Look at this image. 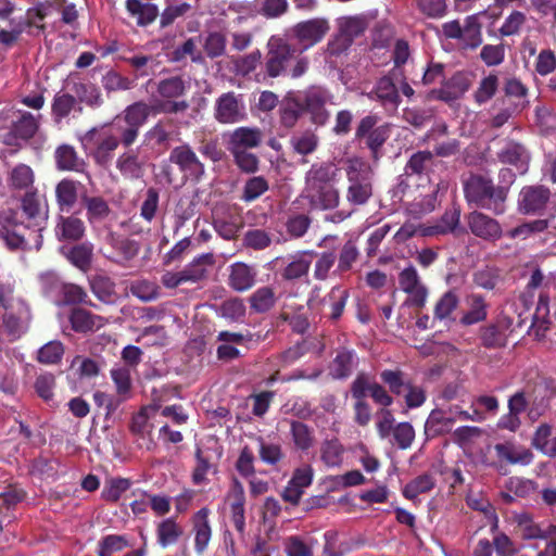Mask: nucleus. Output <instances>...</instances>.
<instances>
[{
	"instance_id": "nucleus-1",
	"label": "nucleus",
	"mask_w": 556,
	"mask_h": 556,
	"mask_svg": "<svg viewBox=\"0 0 556 556\" xmlns=\"http://www.w3.org/2000/svg\"><path fill=\"white\" fill-rule=\"evenodd\" d=\"M21 207L27 223L21 220L18 211L14 208L0 211V240L10 251H38L42 245L43 227L36 190L25 192Z\"/></svg>"
},
{
	"instance_id": "nucleus-2",
	"label": "nucleus",
	"mask_w": 556,
	"mask_h": 556,
	"mask_svg": "<svg viewBox=\"0 0 556 556\" xmlns=\"http://www.w3.org/2000/svg\"><path fill=\"white\" fill-rule=\"evenodd\" d=\"M340 169L332 162L315 163L305 174V198L314 210H333L339 205L340 192L336 188Z\"/></svg>"
},
{
	"instance_id": "nucleus-3",
	"label": "nucleus",
	"mask_w": 556,
	"mask_h": 556,
	"mask_svg": "<svg viewBox=\"0 0 556 556\" xmlns=\"http://www.w3.org/2000/svg\"><path fill=\"white\" fill-rule=\"evenodd\" d=\"M0 307L2 308V333L9 341L18 340L29 328L31 313L26 301L14 296V286L0 281Z\"/></svg>"
},
{
	"instance_id": "nucleus-4",
	"label": "nucleus",
	"mask_w": 556,
	"mask_h": 556,
	"mask_svg": "<svg viewBox=\"0 0 556 556\" xmlns=\"http://www.w3.org/2000/svg\"><path fill=\"white\" fill-rule=\"evenodd\" d=\"M464 194L469 204L494 215H502L506 212L507 199L504 195V190L503 188L497 189L491 178L471 175L464 185Z\"/></svg>"
},
{
	"instance_id": "nucleus-5",
	"label": "nucleus",
	"mask_w": 556,
	"mask_h": 556,
	"mask_svg": "<svg viewBox=\"0 0 556 556\" xmlns=\"http://www.w3.org/2000/svg\"><path fill=\"white\" fill-rule=\"evenodd\" d=\"M349 187L346 200L352 205H364L372 195L371 166L361 157L350 159L346 166Z\"/></svg>"
},
{
	"instance_id": "nucleus-6",
	"label": "nucleus",
	"mask_w": 556,
	"mask_h": 556,
	"mask_svg": "<svg viewBox=\"0 0 556 556\" xmlns=\"http://www.w3.org/2000/svg\"><path fill=\"white\" fill-rule=\"evenodd\" d=\"M153 106L140 100L125 108L121 115V121L114 125L115 130H119L123 136V147H131L138 139L140 129L148 122Z\"/></svg>"
},
{
	"instance_id": "nucleus-7",
	"label": "nucleus",
	"mask_w": 556,
	"mask_h": 556,
	"mask_svg": "<svg viewBox=\"0 0 556 556\" xmlns=\"http://www.w3.org/2000/svg\"><path fill=\"white\" fill-rule=\"evenodd\" d=\"M84 140L93 146L90 155L94 163L101 167H108L119 144L123 146V136L119 130L113 131V128L102 127L100 129L92 128L85 135Z\"/></svg>"
},
{
	"instance_id": "nucleus-8",
	"label": "nucleus",
	"mask_w": 556,
	"mask_h": 556,
	"mask_svg": "<svg viewBox=\"0 0 556 556\" xmlns=\"http://www.w3.org/2000/svg\"><path fill=\"white\" fill-rule=\"evenodd\" d=\"M187 91L186 80L177 75L161 79L156 84V92L162 99L155 106L157 112L165 114L184 113L189 109L187 100H178Z\"/></svg>"
},
{
	"instance_id": "nucleus-9",
	"label": "nucleus",
	"mask_w": 556,
	"mask_h": 556,
	"mask_svg": "<svg viewBox=\"0 0 556 556\" xmlns=\"http://www.w3.org/2000/svg\"><path fill=\"white\" fill-rule=\"evenodd\" d=\"M378 121L376 115H366L359 121L355 130V138L370 151V157L375 162L382 156V148L391 131L388 124L377 126Z\"/></svg>"
},
{
	"instance_id": "nucleus-10",
	"label": "nucleus",
	"mask_w": 556,
	"mask_h": 556,
	"mask_svg": "<svg viewBox=\"0 0 556 556\" xmlns=\"http://www.w3.org/2000/svg\"><path fill=\"white\" fill-rule=\"evenodd\" d=\"M302 105L303 113L309 115L312 124L320 127L325 126L329 118L330 112L327 105L332 103L333 96L325 87L309 86L298 94Z\"/></svg>"
},
{
	"instance_id": "nucleus-11",
	"label": "nucleus",
	"mask_w": 556,
	"mask_h": 556,
	"mask_svg": "<svg viewBox=\"0 0 556 556\" xmlns=\"http://www.w3.org/2000/svg\"><path fill=\"white\" fill-rule=\"evenodd\" d=\"M264 62V75L277 78L287 73V66L296 50L285 38L271 36L267 41Z\"/></svg>"
},
{
	"instance_id": "nucleus-12",
	"label": "nucleus",
	"mask_w": 556,
	"mask_h": 556,
	"mask_svg": "<svg viewBox=\"0 0 556 556\" xmlns=\"http://www.w3.org/2000/svg\"><path fill=\"white\" fill-rule=\"evenodd\" d=\"M41 117V114L21 112L18 118L11 123L8 131L0 136L1 143L14 150L21 149L23 143L33 139L39 130Z\"/></svg>"
},
{
	"instance_id": "nucleus-13",
	"label": "nucleus",
	"mask_w": 556,
	"mask_h": 556,
	"mask_svg": "<svg viewBox=\"0 0 556 556\" xmlns=\"http://www.w3.org/2000/svg\"><path fill=\"white\" fill-rule=\"evenodd\" d=\"M168 161L176 165L185 178L200 181L205 174V165L201 162L192 147L182 143L172 149Z\"/></svg>"
},
{
	"instance_id": "nucleus-14",
	"label": "nucleus",
	"mask_w": 556,
	"mask_h": 556,
	"mask_svg": "<svg viewBox=\"0 0 556 556\" xmlns=\"http://www.w3.org/2000/svg\"><path fill=\"white\" fill-rule=\"evenodd\" d=\"M245 105L233 91L220 94L215 102L214 117L222 124H235L245 118Z\"/></svg>"
},
{
	"instance_id": "nucleus-15",
	"label": "nucleus",
	"mask_w": 556,
	"mask_h": 556,
	"mask_svg": "<svg viewBox=\"0 0 556 556\" xmlns=\"http://www.w3.org/2000/svg\"><path fill=\"white\" fill-rule=\"evenodd\" d=\"M399 285L403 292L409 295L413 306L422 308L428 298V289L421 282L416 268L410 265L399 274Z\"/></svg>"
},
{
	"instance_id": "nucleus-16",
	"label": "nucleus",
	"mask_w": 556,
	"mask_h": 556,
	"mask_svg": "<svg viewBox=\"0 0 556 556\" xmlns=\"http://www.w3.org/2000/svg\"><path fill=\"white\" fill-rule=\"evenodd\" d=\"M551 198V191L544 186H526L521 189L518 210L526 215L542 214Z\"/></svg>"
},
{
	"instance_id": "nucleus-17",
	"label": "nucleus",
	"mask_w": 556,
	"mask_h": 556,
	"mask_svg": "<svg viewBox=\"0 0 556 556\" xmlns=\"http://www.w3.org/2000/svg\"><path fill=\"white\" fill-rule=\"evenodd\" d=\"M366 97L379 102L387 111H396L402 101L399 88L390 75L380 77Z\"/></svg>"
},
{
	"instance_id": "nucleus-18",
	"label": "nucleus",
	"mask_w": 556,
	"mask_h": 556,
	"mask_svg": "<svg viewBox=\"0 0 556 556\" xmlns=\"http://www.w3.org/2000/svg\"><path fill=\"white\" fill-rule=\"evenodd\" d=\"M254 334L251 332H233L229 330L219 331L216 341L219 345L216 349L217 359L222 362H230L240 358L242 355L236 345H241L253 340Z\"/></svg>"
},
{
	"instance_id": "nucleus-19",
	"label": "nucleus",
	"mask_w": 556,
	"mask_h": 556,
	"mask_svg": "<svg viewBox=\"0 0 556 556\" xmlns=\"http://www.w3.org/2000/svg\"><path fill=\"white\" fill-rule=\"evenodd\" d=\"M118 155L115 162L116 169L126 180L142 179L147 169V159L140 155L139 149L131 147Z\"/></svg>"
},
{
	"instance_id": "nucleus-20",
	"label": "nucleus",
	"mask_w": 556,
	"mask_h": 556,
	"mask_svg": "<svg viewBox=\"0 0 556 556\" xmlns=\"http://www.w3.org/2000/svg\"><path fill=\"white\" fill-rule=\"evenodd\" d=\"M329 29V23L325 18H312L294 25L292 31L303 48L307 49L321 41Z\"/></svg>"
},
{
	"instance_id": "nucleus-21",
	"label": "nucleus",
	"mask_w": 556,
	"mask_h": 556,
	"mask_svg": "<svg viewBox=\"0 0 556 556\" xmlns=\"http://www.w3.org/2000/svg\"><path fill=\"white\" fill-rule=\"evenodd\" d=\"M455 422L456 417L453 414V407L448 409L433 408L426 419L424 433L427 440L443 437L452 432Z\"/></svg>"
},
{
	"instance_id": "nucleus-22",
	"label": "nucleus",
	"mask_w": 556,
	"mask_h": 556,
	"mask_svg": "<svg viewBox=\"0 0 556 556\" xmlns=\"http://www.w3.org/2000/svg\"><path fill=\"white\" fill-rule=\"evenodd\" d=\"M466 220L471 233L478 238L495 241L502 237L500 223L482 212L473 211L469 213Z\"/></svg>"
},
{
	"instance_id": "nucleus-23",
	"label": "nucleus",
	"mask_w": 556,
	"mask_h": 556,
	"mask_svg": "<svg viewBox=\"0 0 556 556\" xmlns=\"http://www.w3.org/2000/svg\"><path fill=\"white\" fill-rule=\"evenodd\" d=\"M210 515V508L202 507L191 517V531L194 535V551L199 556L203 555L207 549L213 535Z\"/></svg>"
},
{
	"instance_id": "nucleus-24",
	"label": "nucleus",
	"mask_w": 556,
	"mask_h": 556,
	"mask_svg": "<svg viewBox=\"0 0 556 556\" xmlns=\"http://www.w3.org/2000/svg\"><path fill=\"white\" fill-rule=\"evenodd\" d=\"M496 156L501 163L515 166L520 174H525L528 170L530 153L521 142L505 139Z\"/></svg>"
},
{
	"instance_id": "nucleus-25",
	"label": "nucleus",
	"mask_w": 556,
	"mask_h": 556,
	"mask_svg": "<svg viewBox=\"0 0 556 556\" xmlns=\"http://www.w3.org/2000/svg\"><path fill=\"white\" fill-rule=\"evenodd\" d=\"M235 529L243 534L245 530V492L243 484L233 478L227 495Z\"/></svg>"
},
{
	"instance_id": "nucleus-26",
	"label": "nucleus",
	"mask_w": 556,
	"mask_h": 556,
	"mask_svg": "<svg viewBox=\"0 0 556 556\" xmlns=\"http://www.w3.org/2000/svg\"><path fill=\"white\" fill-rule=\"evenodd\" d=\"M264 134L256 127H238L236 128L228 141L229 152L249 151L261 146Z\"/></svg>"
},
{
	"instance_id": "nucleus-27",
	"label": "nucleus",
	"mask_w": 556,
	"mask_h": 556,
	"mask_svg": "<svg viewBox=\"0 0 556 556\" xmlns=\"http://www.w3.org/2000/svg\"><path fill=\"white\" fill-rule=\"evenodd\" d=\"M54 231L60 241L76 242L84 238L86 226L84 220L75 214L59 215Z\"/></svg>"
},
{
	"instance_id": "nucleus-28",
	"label": "nucleus",
	"mask_w": 556,
	"mask_h": 556,
	"mask_svg": "<svg viewBox=\"0 0 556 556\" xmlns=\"http://www.w3.org/2000/svg\"><path fill=\"white\" fill-rule=\"evenodd\" d=\"M471 80L465 72H456L450 78L443 80V86L434 90L437 98L445 102L460 98L470 87Z\"/></svg>"
},
{
	"instance_id": "nucleus-29",
	"label": "nucleus",
	"mask_w": 556,
	"mask_h": 556,
	"mask_svg": "<svg viewBox=\"0 0 556 556\" xmlns=\"http://www.w3.org/2000/svg\"><path fill=\"white\" fill-rule=\"evenodd\" d=\"M256 269L242 262H237L229 267L228 285L237 292L250 290L256 282Z\"/></svg>"
},
{
	"instance_id": "nucleus-30",
	"label": "nucleus",
	"mask_w": 556,
	"mask_h": 556,
	"mask_svg": "<svg viewBox=\"0 0 556 556\" xmlns=\"http://www.w3.org/2000/svg\"><path fill=\"white\" fill-rule=\"evenodd\" d=\"M79 181L63 178L55 186V201L61 213H71L78 201Z\"/></svg>"
},
{
	"instance_id": "nucleus-31",
	"label": "nucleus",
	"mask_w": 556,
	"mask_h": 556,
	"mask_svg": "<svg viewBox=\"0 0 556 556\" xmlns=\"http://www.w3.org/2000/svg\"><path fill=\"white\" fill-rule=\"evenodd\" d=\"M517 528L519 535L525 541L530 540H548L551 538L549 532L556 528V523H549L546 528H542L535 522L531 515L523 513L516 517Z\"/></svg>"
},
{
	"instance_id": "nucleus-32",
	"label": "nucleus",
	"mask_w": 556,
	"mask_h": 556,
	"mask_svg": "<svg viewBox=\"0 0 556 556\" xmlns=\"http://www.w3.org/2000/svg\"><path fill=\"white\" fill-rule=\"evenodd\" d=\"M125 9L129 16L136 20L139 27H147L154 23L160 15L156 4L141 0H126Z\"/></svg>"
},
{
	"instance_id": "nucleus-33",
	"label": "nucleus",
	"mask_w": 556,
	"mask_h": 556,
	"mask_svg": "<svg viewBox=\"0 0 556 556\" xmlns=\"http://www.w3.org/2000/svg\"><path fill=\"white\" fill-rule=\"evenodd\" d=\"M465 302L468 309L459 320L462 325L471 326L486 319L489 305L482 294H468Z\"/></svg>"
},
{
	"instance_id": "nucleus-34",
	"label": "nucleus",
	"mask_w": 556,
	"mask_h": 556,
	"mask_svg": "<svg viewBox=\"0 0 556 556\" xmlns=\"http://www.w3.org/2000/svg\"><path fill=\"white\" fill-rule=\"evenodd\" d=\"M70 323L74 331L86 333L102 327L103 318L85 308L75 307L70 314Z\"/></svg>"
},
{
	"instance_id": "nucleus-35",
	"label": "nucleus",
	"mask_w": 556,
	"mask_h": 556,
	"mask_svg": "<svg viewBox=\"0 0 556 556\" xmlns=\"http://www.w3.org/2000/svg\"><path fill=\"white\" fill-rule=\"evenodd\" d=\"M71 91L77 99V104L84 103L89 108L96 109L103 103L100 89L91 83L73 81Z\"/></svg>"
},
{
	"instance_id": "nucleus-36",
	"label": "nucleus",
	"mask_w": 556,
	"mask_h": 556,
	"mask_svg": "<svg viewBox=\"0 0 556 556\" xmlns=\"http://www.w3.org/2000/svg\"><path fill=\"white\" fill-rule=\"evenodd\" d=\"M314 251H304L296 256L282 269L281 277L286 281H294L307 276L312 265Z\"/></svg>"
},
{
	"instance_id": "nucleus-37",
	"label": "nucleus",
	"mask_w": 556,
	"mask_h": 556,
	"mask_svg": "<svg viewBox=\"0 0 556 556\" xmlns=\"http://www.w3.org/2000/svg\"><path fill=\"white\" fill-rule=\"evenodd\" d=\"M351 394L354 403V421L359 426H367L371 419V407L364 397V384L352 382Z\"/></svg>"
},
{
	"instance_id": "nucleus-38",
	"label": "nucleus",
	"mask_w": 556,
	"mask_h": 556,
	"mask_svg": "<svg viewBox=\"0 0 556 556\" xmlns=\"http://www.w3.org/2000/svg\"><path fill=\"white\" fill-rule=\"evenodd\" d=\"M182 534L184 529L174 517L166 518L156 526L157 543L164 548L176 544Z\"/></svg>"
},
{
	"instance_id": "nucleus-39",
	"label": "nucleus",
	"mask_w": 556,
	"mask_h": 556,
	"mask_svg": "<svg viewBox=\"0 0 556 556\" xmlns=\"http://www.w3.org/2000/svg\"><path fill=\"white\" fill-rule=\"evenodd\" d=\"M496 455L501 459H505L509 464L529 465L532 463L534 455L526 447L516 448L509 443H498L494 446Z\"/></svg>"
},
{
	"instance_id": "nucleus-40",
	"label": "nucleus",
	"mask_w": 556,
	"mask_h": 556,
	"mask_svg": "<svg viewBox=\"0 0 556 556\" xmlns=\"http://www.w3.org/2000/svg\"><path fill=\"white\" fill-rule=\"evenodd\" d=\"M434 154L428 150H419L410 155L404 170L407 176L428 174L434 165Z\"/></svg>"
},
{
	"instance_id": "nucleus-41",
	"label": "nucleus",
	"mask_w": 556,
	"mask_h": 556,
	"mask_svg": "<svg viewBox=\"0 0 556 556\" xmlns=\"http://www.w3.org/2000/svg\"><path fill=\"white\" fill-rule=\"evenodd\" d=\"M81 203L86 208V216L90 224L104 220L111 213L108 201L100 197L81 195Z\"/></svg>"
},
{
	"instance_id": "nucleus-42",
	"label": "nucleus",
	"mask_w": 556,
	"mask_h": 556,
	"mask_svg": "<svg viewBox=\"0 0 556 556\" xmlns=\"http://www.w3.org/2000/svg\"><path fill=\"white\" fill-rule=\"evenodd\" d=\"M277 302L273 287L264 286L256 289L249 298L250 309L257 314L269 312Z\"/></svg>"
},
{
	"instance_id": "nucleus-43",
	"label": "nucleus",
	"mask_w": 556,
	"mask_h": 556,
	"mask_svg": "<svg viewBox=\"0 0 556 556\" xmlns=\"http://www.w3.org/2000/svg\"><path fill=\"white\" fill-rule=\"evenodd\" d=\"M353 382H361L364 384V397L367 393L371 396L375 403L389 407L393 404V396L389 393L383 386L378 382H370L366 374H358Z\"/></svg>"
},
{
	"instance_id": "nucleus-44",
	"label": "nucleus",
	"mask_w": 556,
	"mask_h": 556,
	"mask_svg": "<svg viewBox=\"0 0 556 556\" xmlns=\"http://www.w3.org/2000/svg\"><path fill=\"white\" fill-rule=\"evenodd\" d=\"M381 381L388 386L389 393L401 396L412 383V379L401 369H384L380 372Z\"/></svg>"
},
{
	"instance_id": "nucleus-45",
	"label": "nucleus",
	"mask_w": 556,
	"mask_h": 556,
	"mask_svg": "<svg viewBox=\"0 0 556 556\" xmlns=\"http://www.w3.org/2000/svg\"><path fill=\"white\" fill-rule=\"evenodd\" d=\"M255 441L258 445L260 459L264 464L269 466H277L285 459L286 454L280 443L266 441L261 435L255 437Z\"/></svg>"
},
{
	"instance_id": "nucleus-46",
	"label": "nucleus",
	"mask_w": 556,
	"mask_h": 556,
	"mask_svg": "<svg viewBox=\"0 0 556 556\" xmlns=\"http://www.w3.org/2000/svg\"><path fill=\"white\" fill-rule=\"evenodd\" d=\"M54 157L60 170L79 172L84 165L74 147L70 144L60 146Z\"/></svg>"
},
{
	"instance_id": "nucleus-47",
	"label": "nucleus",
	"mask_w": 556,
	"mask_h": 556,
	"mask_svg": "<svg viewBox=\"0 0 556 556\" xmlns=\"http://www.w3.org/2000/svg\"><path fill=\"white\" fill-rule=\"evenodd\" d=\"M35 175L30 166L17 164L10 173L9 186L14 190H24L25 192L36 190L34 188Z\"/></svg>"
},
{
	"instance_id": "nucleus-48",
	"label": "nucleus",
	"mask_w": 556,
	"mask_h": 556,
	"mask_svg": "<svg viewBox=\"0 0 556 556\" xmlns=\"http://www.w3.org/2000/svg\"><path fill=\"white\" fill-rule=\"evenodd\" d=\"M290 433L298 450L305 452L313 447L315 437L313 429L308 425L299 420H291Z\"/></svg>"
},
{
	"instance_id": "nucleus-49",
	"label": "nucleus",
	"mask_w": 556,
	"mask_h": 556,
	"mask_svg": "<svg viewBox=\"0 0 556 556\" xmlns=\"http://www.w3.org/2000/svg\"><path fill=\"white\" fill-rule=\"evenodd\" d=\"M92 293L103 303L110 304L115 301V283L104 275H94L90 278Z\"/></svg>"
},
{
	"instance_id": "nucleus-50",
	"label": "nucleus",
	"mask_w": 556,
	"mask_h": 556,
	"mask_svg": "<svg viewBox=\"0 0 556 556\" xmlns=\"http://www.w3.org/2000/svg\"><path fill=\"white\" fill-rule=\"evenodd\" d=\"M435 485L431 473H422L410 480L403 489V496L407 500H415L419 494L430 492Z\"/></svg>"
},
{
	"instance_id": "nucleus-51",
	"label": "nucleus",
	"mask_w": 556,
	"mask_h": 556,
	"mask_svg": "<svg viewBox=\"0 0 556 556\" xmlns=\"http://www.w3.org/2000/svg\"><path fill=\"white\" fill-rule=\"evenodd\" d=\"M359 251L356 243L353 240H348L340 249L338 265L333 270V275H343L353 268V265L357 262Z\"/></svg>"
},
{
	"instance_id": "nucleus-52",
	"label": "nucleus",
	"mask_w": 556,
	"mask_h": 556,
	"mask_svg": "<svg viewBox=\"0 0 556 556\" xmlns=\"http://www.w3.org/2000/svg\"><path fill=\"white\" fill-rule=\"evenodd\" d=\"M92 251L91 243H79L68 250L66 257L75 267L87 271L91 266Z\"/></svg>"
},
{
	"instance_id": "nucleus-53",
	"label": "nucleus",
	"mask_w": 556,
	"mask_h": 556,
	"mask_svg": "<svg viewBox=\"0 0 556 556\" xmlns=\"http://www.w3.org/2000/svg\"><path fill=\"white\" fill-rule=\"evenodd\" d=\"M343 453L344 447L338 439L325 440L320 446V458L327 467H339Z\"/></svg>"
},
{
	"instance_id": "nucleus-54",
	"label": "nucleus",
	"mask_w": 556,
	"mask_h": 556,
	"mask_svg": "<svg viewBox=\"0 0 556 556\" xmlns=\"http://www.w3.org/2000/svg\"><path fill=\"white\" fill-rule=\"evenodd\" d=\"M303 110L298 96L288 98L279 109L280 123L286 128H292L302 116Z\"/></svg>"
},
{
	"instance_id": "nucleus-55",
	"label": "nucleus",
	"mask_w": 556,
	"mask_h": 556,
	"mask_svg": "<svg viewBox=\"0 0 556 556\" xmlns=\"http://www.w3.org/2000/svg\"><path fill=\"white\" fill-rule=\"evenodd\" d=\"M439 192L440 186L437 185L435 189L430 193L410 203L407 208L408 212L415 217H421L422 215L433 212L440 204Z\"/></svg>"
},
{
	"instance_id": "nucleus-56",
	"label": "nucleus",
	"mask_w": 556,
	"mask_h": 556,
	"mask_svg": "<svg viewBox=\"0 0 556 556\" xmlns=\"http://www.w3.org/2000/svg\"><path fill=\"white\" fill-rule=\"evenodd\" d=\"M117 395L127 399L132 388L131 369L127 366H115L110 371Z\"/></svg>"
},
{
	"instance_id": "nucleus-57",
	"label": "nucleus",
	"mask_w": 556,
	"mask_h": 556,
	"mask_svg": "<svg viewBox=\"0 0 556 556\" xmlns=\"http://www.w3.org/2000/svg\"><path fill=\"white\" fill-rule=\"evenodd\" d=\"M268 190L269 184L265 177L253 176L245 181L240 199L245 203H251L260 199Z\"/></svg>"
},
{
	"instance_id": "nucleus-58",
	"label": "nucleus",
	"mask_w": 556,
	"mask_h": 556,
	"mask_svg": "<svg viewBox=\"0 0 556 556\" xmlns=\"http://www.w3.org/2000/svg\"><path fill=\"white\" fill-rule=\"evenodd\" d=\"M460 43L464 48L476 49L482 43L481 25L476 16L465 20Z\"/></svg>"
},
{
	"instance_id": "nucleus-59",
	"label": "nucleus",
	"mask_w": 556,
	"mask_h": 556,
	"mask_svg": "<svg viewBox=\"0 0 556 556\" xmlns=\"http://www.w3.org/2000/svg\"><path fill=\"white\" fill-rule=\"evenodd\" d=\"M77 99L72 93H56L53 98L51 112L54 121L60 122L66 118L76 109Z\"/></svg>"
},
{
	"instance_id": "nucleus-60",
	"label": "nucleus",
	"mask_w": 556,
	"mask_h": 556,
	"mask_svg": "<svg viewBox=\"0 0 556 556\" xmlns=\"http://www.w3.org/2000/svg\"><path fill=\"white\" fill-rule=\"evenodd\" d=\"M479 338L485 349H501L507 343L506 333L495 324L480 328Z\"/></svg>"
},
{
	"instance_id": "nucleus-61",
	"label": "nucleus",
	"mask_w": 556,
	"mask_h": 556,
	"mask_svg": "<svg viewBox=\"0 0 556 556\" xmlns=\"http://www.w3.org/2000/svg\"><path fill=\"white\" fill-rule=\"evenodd\" d=\"M227 38L222 31H210L203 42V50L211 60L226 53Z\"/></svg>"
},
{
	"instance_id": "nucleus-62",
	"label": "nucleus",
	"mask_w": 556,
	"mask_h": 556,
	"mask_svg": "<svg viewBox=\"0 0 556 556\" xmlns=\"http://www.w3.org/2000/svg\"><path fill=\"white\" fill-rule=\"evenodd\" d=\"M459 304V296L454 290H448L438 300L434 305L433 316L435 319H447Z\"/></svg>"
},
{
	"instance_id": "nucleus-63",
	"label": "nucleus",
	"mask_w": 556,
	"mask_h": 556,
	"mask_svg": "<svg viewBox=\"0 0 556 556\" xmlns=\"http://www.w3.org/2000/svg\"><path fill=\"white\" fill-rule=\"evenodd\" d=\"M390 435H392L393 443L400 450H408L412 447V445L415 441L416 431L410 422L402 421V422H397L394 426V429Z\"/></svg>"
},
{
	"instance_id": "nucleus-64",
	"label": "nucleus",
	"mask_w": 556,
	"mask_h": 556,
	"mask_svg": "<svg viewBox=\"0 0 556 556\" xmlns=\"http://www.w3.org/2000/svg\"><path fill=\"white\" fill-rule=\"evenodd\" d=\"M101 81L104 90L108 92L126 91L135 87V79L123 76L114 70L103 75Z\"/></svg>"
}]
</instances>
